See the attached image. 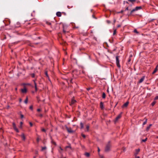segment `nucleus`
<instances>
[{
	"instance_id": "nucleus-6",
	"label": "nucleus",
	"mask_w": 158,
	"mask_h": 158,
	"mask_svg": "<svg viewBox=\"0 0 158 158\" xmlns=\"http://www.w3.org/2000/svg\"><path fill=\"white\" fill-rule=\"evenodd\" d=\"M129 104V102H127L125 104H123V105L122 106V107L123 108L125 107H126Z\"/></svg>"
},
{
	"instance_id": "nucleus-54",
	"label": "nucleus",
	"mask_w": 158,
	"mask_h": 158,
	"mask_svg": "<svg viewBox=\"0 0 158 158\" xmlns=\"http://www.w3.org/2000/svg\"><path fill=\"white\" fill-rule=\"evenodd\" d=\"M35 91H36L37 90V86H35Z\"/></svg>"
},
{
	"instance_id": "nucleus-16",
	"label": "nucleus",
	"mask_w": 158,
	"mask_h": 158,
	"mask_svg": "<svg viewBox=\"0 0 158 158\" xmlns=\"http://www.w3.org/2000/svg\"><path fill=\"white\" fill-rule=\"evenodd\" d=\"M85 155L87 157H89L90 156V154L88 152H86L85 154Z\"/></svg>"
},
{
	"instance_id": "nucleus-19",
	"label": "nucleus",
	"mask_w": 158,
	"mask_h": 158,
	"mask_svg": "<svg viewBox=\"0 0 158 158\" xmlns=\"http://www.w3.org/2000/svg\"><path fill=\"white\" fill-rule=\"evenodd\" d=\"M145 121H144V122L143 123V125H145L147 123V118H145Z\"/></svg>"
},
{
	"instance_id": "nucleus-27",
	"label": "nucleus",
	"mask_w": 158,
	"mask_h": 158,
	"mask_svg": "<svg viewBox=\"0 0 158 158\" xmlns=\"http://www.w3.org/2000/svg\"><path fill=\"white\" fill-rule=\"evenodd\" d=\"M46 147H42V151H44V150H45V149H46Z\"/></svg>"
},
{
	"instance_id": "nucleus-41",
	"label": "nucleus",
	"mask_w": 158,
	"mask_h": 158,
	"mask_svg": "<svg viewBox=\"0 0 158 158\" xmlns=\"http://www.w3.org/2000/svg\"><path fill=\"white\" fill-rule=\"evenodd\" d=\"M59 148L60 149V150H61V151H62L63 150V149L62 148H61L60 147H59Z\"/></svg>"
},
{
	"instance_id": "nucleus-8",
	"label": "nucleus",
	"mask_w": 158,
	"mask_h": 158,
	"mask_svg": "<svg viewBox=\"0 0 158 158\" xmlns=\"http://www.w3.org/2000/svg\"><path fill=\"white\" fill-rule=\"evenodd\" d=\"M75 102H76V101L73 98L72 99L70 105H71L74 104Z\"/></svg>"
},
{
	"instance_id": "nucleus-58",
	"label": "nucleus",
	"mask_w": 158,
	"mask_h": 158,
	"mask_svg": "<svg viewBox=\"0 0 158 158\" xmlns=\"http://www.w3.org/2000/svg\"><path fill=\"white\" fill-rule=\"evenodd\" d=\"M22 100L21 99V98L19 99V101L20 102H21L22 101Z\"/></svg>"
},
{
	"instance_id": "nucleus-30",
	"label": "nucleus",
	"mask_w": 158,
	"mask_h": 158,
	"mask_svg": "<svg viewBox=\"0 0 158 158\" xmlns=\"http://www.w3.org/2000/svg\"><path fill=\"white\" fill-rule=\"evenodd\" d=\"M147 138H146L145 139H142V142H146L147 140Z\"/></svg>"
},
{
	"instance_id": "nucleus-9",
	"label": "nucleus",
	"mask_w": 158,
	"mask_h": 158,
	"mask_svg": "<svg viewBox=\"0 0 158 158\" xmlns=\"http://www.w3.org/2000/svg\"><path fill=\"white\" fill-rule=\"evenodd\" d=\"M139 151H140L139 149H138L135 150V152L134 154L135 155H137L138 154V153H139Z\"/></svg>"
},
{
	"instance_id": "nucleus-2",
	"label": "nucleus",
	"mask_w": 158,
	"mask_h": 158,
	"mask_svg": "<svg viewBox=\"0 0 158 158\" xmlns=\"http://www.w3.org/2000/svg\"><path fill=\"white\" fill-rule=\"evenodd\" d=\"M118 57H119L118 56H116V64L117 66L118 67L120 68V66L119 64Z\"/></svg>"
},
{
	"instance_id": "nucleus-52",
	"label": "nucleus",
	"mask_w": 158,
	"mask_h": 158,
	"mask_svg": "<svg viewBox=\"0 0 158 158\" xmlns=\"http://www.w3.org/2000/svg\"><path fill=\"white\" fill-rule=\"evenodd\" d=\"M107 22L108 23H110V21L109 20H107Z\"/></svg>"
},
{
	"instance_id": "nucleus-15",
	"label": "nucleus",
	"mask_w": 158,
	"mask_h": 158,
	"mask_svg": "<svg viewBox=\"0 0 158 158\" xmlns=\"http://www.w3.org/2000/svg\"><path fill=\"white\" fill-rule=\"evenodd\" d=\"M157 70H158V68H156L152 72V74H154V73H155L156 72V71H157Z\"/></svg>"
},
{
	"instance_id": "nucleus-63",
	"label": "nucleus",
	"mask_w": 158,
	"mask_h": 158,
	"mask_svg": "<svg viewBox=\"0 0 158 158\" xmlns=\"http://www.w3.org/2000/svg\"><path fill=\"white\" fill-rule=\"evenodd\" d=\"M72 79H71L70 80V82L71 83H72Z\"/></svg>"
},
{
	"instance_id": "nucleus-24",
	"label": "nucleus",
	"mask_w": 158,
	"mask_h": 158,
	"mask_svg": "<svg viewBox=\"0 0 158 158\" xmlns=\"http://www.w3.org/2000/svg\"><path fill=\"white\" fill-rule=\"evenodd\" d=\"M89 126L88 125H87L86 126V128L87 130V131H88L89 130Z\"/></svg>"
},
{
	"instance_id": "nucleus-48",
	"label": "nucleus",
	"mask_w": 158,
	"mask_h": 158,
	"mask_svg": "<svg viewBox=\"0 0 158 158\" xmlns=\"http://www.w3.org/2000/svg\"><path fill=\"white\" fill-rule=\"evenodd\" d=\"M20 127H21L23 123H22V122H20Z\"/></svg>"
},
{
	"instance_id": "nucleus-32",
	"label": "nucleus",
	"mask_w": 158,
	"mask_h": 158,
	"mask_svg": "<svg viewBox=\"0 0 158 158\" xmlns=\"http://www.w3.org/2000/svg\"><path fill=\"white\" fill-rule=\"evenodd\" d=\"M39 140H40V139H39V137H38L37 138V139H36V141H37V142L38 143V142H39Z\"/></svg>"
},
{
	"instance_id": "nucleus-37",
	"label": "nucleus",
	"mask_w": 158,
	"mask_h": 158,
	"mask_svg": "<svg viewBox=\"0 0 158 158\" xmlns=\"http://www.w3.org/2000/svg\"><path fill=\"white\" fill-rule=\"evenodd\" d=\"M158 99V96H157L155 98V99H154V100H156L157 99Z\"/></svg>"
},
{
	"instance_id": "nucleus-25",
	"label": "nucleus",
	"mask_w": 158,
	"mask_h": 158,
	"mask_svg": "<svg viewBox=\"0 0 158 158\" xmlns=\"http://www.w3.org/2000/svg\"><path fill=\"white\" fill-rule=\"evenodd\" d=\"M129 1L131 2L132 3H133L134 2L136 1V0H128Z\"/></svg>"
},
{
	"instance_id": "nucleus-40",
	"label": "nucleus",
	"mask_w": 158,
	"mask_h": 158,
	"mask_svg": "<svg viewBox=\"0 0 158 158\" xmlns=\"http://www.w3.org/2000/svg\"><path fill=\"white\" fill-rule=\"evenodd\" d=\"M34 82L35 86H35H37V85H36V83L35 82V81L34 80Z\"/></svg>"
},
{
	"instance_id": "nucleus-49",
	"label": "nucleus",
	"mask_w": 158,
	"mask_h": 158,
	"mask_svg": "<svg viewBox=\"0 0 158 158\" xmlns=\"http://www.w3.org/2000/svg\"><path fill=\"white\" fill-rule=\"evenodd\" d=\"M98 153H99V152L100 151V149H99V147H98Z\"/></svg>"
},
{
	"instance_id": "nucleus-3",
	"label": "nucleus",
	"mask_w": 158,
	"mask_h": 158,
	"mask_svg": "<svg viewBox=\"0 0 158 158\" xmlns=\"http://www.w3.org/2000/svg\"><path fill=\"white\" fill-rule=\"evenodd\" d=\"M12 125L14 130H15L17 132H19V131L16 127V126L15 123H12Z\"/></svg>"
},
{
	"instance_id": "nucleus-44",
	"label": "nucleus",
	"mask_w": 158,
	"mask_h": 158,
	"mask_svg": "<svg viewBox=\"0 0 158 158\" xmlns=\"http://www.w3.org/2000/svg\"><path fill=\"white\" fill-rule=\"evenodd\" d=\"M31 76L33 77H35V74H34L33 73V74H31Z\"/></svg>"
},
{
	"instance_id": "nucleus-36",
	"label": "nucleus",
	"mask_w": 158,
	"mask_h": 158,
	"mask_svg": "<svg viewBox=\"0 0 158 158\" xmlns=\"http://www.w3.org/2000/svg\"><path fill=\"white\" fill-rule=\"evenodd\" d=\"M30 109L31 110H32V109H33V106H30Z\"/></svg>"
},
{
	"instance_id": "nucleus-39",
	"label": "nucleus",
	"mask_w": 158,
	"mask_h": 158,
	"mask_svg": "<svg viewBox=\"0 0 158 158\" xmlns=\"http://www.w3.org/2000/svg\"><path fill=\"white\" fill-rule=\"evenodd\" d=\"M134 31L136 33H138V31H137L136 29L134 30Z\"/></svg>"
},
{
	"instance_id": "nucleus-60",
	"label": "nucleus",
	"mask_w": 158,
	"mask_h": 158,
	"mask_svg": "<svg viewBox=\"0 0 158 158\" xmlns=\"http://www.w3.org/2000/svg\"><path fill=\"white\" fill-rule=\"evenodd\" d=\"M90 88H88L87 89L88 90H89L90 89Z\"/></svg>"
},
{
	"instance_id": "nucleus-42",
	"label": "nucleus",
	"mask_w": 158,
	"mask_h": 158,
	"mask_svg": "<svg viewBox=\"0 0 158 158\" xmlns=\"http://www.w3.org/2000/svg\"><path fill=\"white\" fill-rule=\"evenodd\" d=\"M29 124H30V125L32 127V126L33 124H32V123H31L30 122L29 123Z\"/></svg>"
},
{
	"instance_id": "nucleus-56",
	"label": "nucleus",
	"mask_w": 158,
	"mask_h": 158,
	"mask_svg": "<svg viewBox=\"0 0 158 158\" xmlns=\"http://www.w3.org/2000/svg\"><path fill=\"white\" fill-rule=\"evenodd\" d=\"M128 10V7H127L126 8V9H125V11L126 10Z\"/></svg>"
},
{
	"instance_id": "nucleus-23",
	"label": "nucleus",
	"mask_w": 158,
	"mask_h": 158,
	"mask_svg": "<svg viewBox=\"0 0 158 158\" xmlns=\"http://www.w3.org/2000/svg\"><path fill=\"white\" fill-rule=\"evenodd\" d=\"M136 10H136V8H135V9H134L133 10H132L131 12V13H130V14H131L133 12L136 11Z\"/></svg>"
},
{
	"instance_id": "nucleus-14",
	"label": "nucleus",
	"mask_w": 158,
	"mask_h": 158,
	"mask_svg": "<svg viewBox=\"0 0 158 158\" xmlns=\"http://www.w3.org/2000/svg\"><path fill=\"white\" fill-rule=\"evenodd\" d=\"M67 148H70V149H71V147L70 146V145H69L68 146H67L65 147V151H67Z\"/></svg>"
},
{
	"instance_id": "nucleus-61",
	"label": "nucleus",
	"mask_w": 158,
	"mask_h": 158,
	"mask_svg": "<svg viewBox=\"0 0 158 158\" xmlns=\"http://www.w3.org/2000/svg\"><path fill=\"white\" fill-rule=\"evenodd\" d=\"M61 158H65V157H63V155H62V156H61Z\"/></svg>"
},
{
	"instance_id": "nucleus-35",
	"label": "nucleus",
	"mask_w": 158,
	"mask_h": 158,
	"mask_svg": "<svg viewBox=\"0 0 158 158\" xmlns=\"http://www.w3.org/2000/svg\"><path fill=\"white\" fill-rule=\"evenodd\" d=\"M42 131H43L44 132H45L46 131L44 129V128H43L42 129Z\"/></svg>"
},
{
	"instance_id": "nucleus-21",
	"label": "nucleus",
	"mask_w": 158,
	"mask_h": 158,
	"mask_svg": "<svg viewBox=\"0 0 158 158\" xmlns=\"http://www.w3.org/2000/svg\"><path fill=\"white\" fill-rule=\"evenodd\" d=\"M102 97L103 98H104L106 97V94L104 93H103Z\"/></svg>"
},
{
	"instance_id": "nucleus-26",
	"label": "nucleus",
	"mask_w": 158,
	"mask_h": 158,
	"mask_svg": "<svg viewBox=\"0 0 158 158\" xmlns=\"http://www.w3.org/2000/svg\"><path fill=\"white\" fill-rule=\"evenodd\" d=\"M51 142L53 144H54V145H56V142H54L53 140H52V141H51Z\"/></svg>"
},
{
	"instance_id": "nucleus-22",
	"label": "nucleus",
	"mask_w": 158,
	"mask_h": 158,
	"mask_svg": "<svg viewBox=\"0 0 158 158\" xmlns=\"http://www.w3.org/2000/svg\"><path fill=\"white\" fill-rule=\"evenodd\" d=\"M80 125H81V128L83 129L84 127L83 124L82 123H80Z\"/></svg>"
},
{
	"instance_id": "nucleus-5",
	"label": "nucleus",
	"mask_w": 158,
	"mask_h": 158,
	"mask_svg": "<svg viewBox=\"0 0 158 158\" xmlns=\"http://www.w3.org/2000/svg\"><path fill=\"white\" fill-rule=\"evenodd\" d=\"M121 116V114H120L118 115V116L116 118L115 120V122H116L118 119H119Z\"/></svg>"
},
{
	"instance_id": "nucleus-12",
	"label": "nucleus",
	"mask_w": 158,
	"mask_h": 158,
	"mask_svg": "<svg viewBox=\"0 0 158 158\" xmlns=\"http://www.w3.org/2000/svg\"><path fill=\"white\" fill-rule=\"evenodd\" d=\"M21 137L23 139V140H25V137L24 134H22L21 135Z\"/></svg>"
},
{
	"instance_id": "nucleus-46",
	"label": "nucleus",
	"mask_w": 158,
	"mask_h": 158,
	"mask_svg": "<svg viewBox=\"0 0 158 158\" xmlns=\"http://www.w3.org/2000/svg\"><path fill=\"white\" fill-rule=\"evenodd\" d=\"M41 110L40 109H37V111H38V112H39V111H40Z\"/></svg>"
},
{
	"instance_id": "nucleus-55",
	"label": "nucleus",
	"mask_w": 158,
	"mask_h": 158,
	"mask_svg": "<svg viewBox=\"0 0 158 158\" xmlns=\"http://www.w3.org/2000/svg\"><path fill=\"white\" fill-rule=\"evenodd\" d=\"M121 27V25H118L117 26V27L118 28V27Z\"/></svg>"
},
{
	"instance_id": "nucleus-53",
	"label": "nucleus",
	"mask_w": 158,
	"mask_h": 158,
	"mask_svg": "<svg viewBox=\"0 0 158 158\" xmlns=\"http://www.w3.org/2000/svg\"><path fill=\"white\" fill-rule=\"evenodd\" d=\"M115 22H116V20L115 19H114V23H113L114 24L115 23Z\"/></svg>"
},
{
	"instance_id": "nucleus-31",
	"label": "nucleus",
	"mask_w": 158,
	"mask_h": 158,
	"mask_svg": "<svg viewBox=\"0 0 158 158\" xmlns=\"http://www.w3.org/2000/svg\"><path fill=\"white\" fill-rule=\"evenodd\" d=\"M150 127H149V126H148V127H147V128H146V130H147V131H148V130H149V129H150Z\"/></svg>"
},
{
	"instance_id": "nucleus-51",
	"label": "nucleus",
	"mask_w": 158,
	"mask_h": 158,
	"mask_svg": "<svg viewBox=\"0 0 158 158\" xmlns=\"http://www.w3.org/2000/svg\"><path fill=\"white\" fill-rule=\"evenodd\" d=\"M135 158H139V156H137L136 155H135Z\"/></svg>"
},
{
	"instance_id": "nucleus-29",
	"label": "nucleus",
	"mask_w": 158,
	"mask_h": 158,
	"mask_svg": "<svg viewBox=\"0 0 158 158\" xmlns=\"http://www.w3.org/2000/svg\"><path fill=\"white\" fill-rule=\"evenodd\" d=\"M156 103V101L153 102H152V106H153Z\"/></svg>"
},
{
	"instance_id": "nucleus-11",
	"label": "nucleus",
	"mask_w": 158,
	"mask_h": 158,
	"mask_svg": "<svg viewBox=\"0 0 158 158\" xmlns=\"http://www.w3.org/2000/svg\"><path fill=\"white\" fill-rule=\"evenodd\" d=\"M56 15L58 17H60L61 15V13L60 12H58L56 14Z\"/></svg>"
},
{
	"instance_id": "nucleus-45",
	"label": "nucleus",
	"mask_w": 158,
	"mask_h": 158,
	"mask_svg": "<svg viewBox=\"0 0 158 158\" xmlns=\"http://www.w3.org/2000/svg\"><path fill=\"white\" fill-rule=\"evenodd\" d=\"M20 116L21 118H23L24 117L23 115V114H21Z\"/></svg>"
},
{
	"instance_id": "nucleus-18",
	"label": "nucleus",
	"mask_w": 158,
	"mask_h": 158,
	"mask_svg": "<svg viewBox=\"0 0 158 158\" xmlns=\"http://www.w3.org/2000/svg\"><path fill=\"white\" fill-rule=\"evenodd\" d=\"M27 102H28V98L27 97L26 99L24 101V102L25 103L27 104Z\"/></svg>"
},
{
	"instance_id": "nucleus-57",
	"label": "nucleus",
	"mask_w": 158,
	"mask_h": 158,
	"mask_svg": "<svg viewBox=\"0 0 158 158\" xmlns=\"http://www.w3.org/2000/svg\"><path fill=\"white\" fill-rule=\"evenodd\" d=\"M47 23L48 24H49V25H51V23H48V22H47Z\"/></svg>"
},
{
	"instance_id": "nucleus-47",
	"label": "nucleus",
	"mask_w": 158,
	"mask_h": 158,
	"mask_svg": "<svg viewBox=\"0 0 158 158\" xmlns=\"http://www.w3.org/2000/svg\"><path fill=\"white\" fill-rule=\"evenodd\" d=\"M39 116H40V117H43V115L42 114H40L39 115Z\"/></svg>"
},
{
	"instance_id": "nucleus-17",
	"label": "nucleus",
	"mask_w": 158,
	"mask_h": 158,
	"mask_svg": "<svg viewBox=\"0 0 158 158\" xmlns=\"http://www.w3.org/2000/svg\"><path fill=\"white\" fill-rule=\"evenodd\" d=\"M45 74L46 76H47V77L48 78V79L49 80V77L47 71H45Z\"/></svg>"
},
{
	"instance_id": "nucleus-33",
	"label": "nucleus",
	"mask_w": 158,
	"mask_h": 158,
	"mask_svg": "<svg viewBox=\"0 0 158 158\" xmlns=\"http://www.w3.org/2000/svg\"><path fill=\"white\" fill-rule=\"evenodd\" d=\"M62 151H61V150H59V152L60 153V154H61V156L62 155H63L62 154Z\"/></svg>"
},
{
	"instance_id": "nucleus-50",
	"label": "nucleus",
	"mask_w": 158,
	"mask_h": 158,
	"mask_svg": "<svg viewBox=\"0 0 158 158\" xmlns=\"http://www.w3.org/2000/svg\"><path fill=\"white\" fill-rule=\"evenodd\" d=\"M35 154H38V151H35Z\"/></svg>"
},
{
	"instance_id": "nucleus-62",
	"label": "nucleus",
	"mask_w": 158,
	"mask_h": 158,
	"mask_svg": "<svg viewBox=\"0 0 158 158\" xmlns=\"http://www.w3.org/2000/svg\"><path fill=\"white\" fill-rule=\"evenodd\" d=\"M61 158H65V157H63V155H62V156H61Z\"/></svg>"
},
{
	"instance_id": "nucleus-59",
	"label": "nucleus",
	"mask_w": 158,
	"mask_h": 158,
	"mask_svg": "<svg viewBox=\"0 0 158 158\" xmlns=\"http://www.w3.org/2000/svg\"><path fill=\"white\" fill-rule=\"evenodd\" d=\"M63 32H64V33H65V32H66V31H65L64 29V30H63Z\"/></svg>"
},
{
	"instance_id": "nucleus-7",
	"label": "nucleus",
	"mask_w": 158,
	"mask_h": 158,
	"mask_svg": "<svg viewBox=\"0 0 158 158\" xmlns=\"http://www.w3.org/2000/svg\"><path fill=\"white\" fill-rule=\"evenodd\" d=\"M144 78H145V76H143V77L142 78H141L139 80V83H140L142 82L144 80Z\"/></svg>"
},
{
	"instance_id": "nucleus-28",
	"label": "nucleus",
	"mask_w": 158,
	"mask_h": 158,
	"mask_svg": "<svg viewBox=\"0 0 158 158\" xmlns=\"http://www.w3.org/2000/svg\"><path fill=\"white\" fill-rule=\"evenodd\" d=\"M116 30L115 29L114 30V32H113V35H114L116 34Z\"/></svg>"
},
{
	"instance_id": "nucleus-13",
	"label": "nucleus",
	"mask_w": 158,
	"mask_h": 158,
	"mask_svg": "<svg viewBox=\"0 0 158 158\" xmlns=\"http://www.w3.org/2000/svg\"><path fill=\"white\" fill-rule=\"evenodd\" d=\"M100 106L101 109H103L104 108L103 103L102 102L100 103Z\"/></svg>"
},
{
	"instance_id": "nucleus-20",
	"label": "nucleus",
	"mask_w": 158,
	"mask_h": 158,
	"mask_svg": "<svg viewBox=\"0 0 158 158\" xmlns=\"http://www.w3.org/2000/svg\"><path fill=\"white\" fill-rule=\"evenodd\" d=\"M142 8V7L141 6H137L136 7V10H138L139 9H141Z\"/></svg>"
},
{
	"instance_id": "nucleus-4",
	"label": "nucleus",
	"mask_w": 158,
	"mask_h": 158,
	"mask_svg": "<svg viewBox=\"0 0 158 158\" xmlns=\"http://www.w3.org/2000/svg\"><path fill=\"white\" fill-rule=\"evenodd\" d=\"M66 130L69 133H73L74 132V131L72 130L70 128L66 127Z\"/></svg>"
},
{
	"instance_id": "nucleus-38",
	"label": "nucleus",
	"mask_w": 158,
	"mask_h": 158,
	"mask_svg": "<svg viewBox=\"0 0 158 158\" xmlns=\"http://www.w3.org/2000/svg\"><path fill=\"white\" fill-rule=\"evenodd\" d=\"M2 131V133L3 132V130L2 128H0V131Z\"/></svg>"
},
{
	"instance_id": "nucleus-1",
	"label": "nucleus",
	"mask_w": 158,
	"mask_h": 158,
	"mask_svg": "<svg viewBox=\"0 0 158 158\" xmlns=\"http://www.w3.org/2000/svg\"><path fill=\"white\" fill-rule=\"evenodd\" d=\"M111 147V143L110 141H109L106 145L105 150V151L106 152H109L110 150V148Z\"/></svg>"
},
{
	"instance_id": "nucleus-10",
	"label": "nucleus",
	"mask_w": 158,
	"mask_h": 158,
	"mask_svg": "<svg viewBox=\"0 0 158 158\" xmlns=\"http://www.w3.org/2000/svg\"><path fill=\"white\" fill-rule=\"evenodd\" d=\"M21 91L23 93H26L27 92V90L25 88L21 89Z\"/></svg>"
},
{
	"instance_id": "nucleus-34",
	"label": "nucleus",
	"mask_w": 158,
	"mask_h": 158,
	"mask_svg": "<svg viewBox=\"0 0 158 158\" xmlns=\"http://www.w3.org/2000/svg\"><path fill=\"white\" fill-rule=\"evenodd\" d=\"M98 155H99V156H100L101 158H103V156H102V155H100V154L99 153H98Z\"/></svg>"
},
{
	"instance_id": "nucleus-43",
	"label": "nucleus",
	"mask_w": 158,
	"mask_h": 158,
	"mask_svg": "<svg viewBox=\"0 0 158 158\" xmlns=\"http://www.w3.org/2000/svg\"><path fill=\"white\" fill-rule=\"evenodd\" d=\"M82 136L84 138L85 137V135L84 134H82Z\"/></svg>"
},
{
	"instance_id": "nucleus-64",
	"label": "nucleus",
	"mask_w": 158,
	"mask_h": 158,
	"mask_svg": "<svg viewBox=\"0 0 158 158\" xmlns=\"http://www.w3.org/2000/svg\"><path fill=\"white\" fill-rule=\"evenodd\" d=\"M37 98L38 99V102H39V101H40V100L39 99V98L38 97H37Z\"/></svg>"
}]
</instances>
